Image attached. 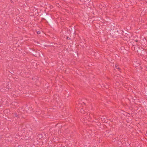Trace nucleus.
<instances>
[{
    "instance_id": "obj_1",
    "label": "nucleus",
    "mask_w": 147,
    "mask_h": 147,
    "mask_svg": "<svg viewBox=\"0 0 147 147\" xmlns=\"http://www.w3.org/2000/svg\"><path fill=\"white\" fill-rule=\"evenodd\" d=\"M1 87L4 90H8L9 89L8 83L7 82H4L1 85Z\"/></svg>"
},
{
    "instance_id": "obj_3",
    "label": "nucleus",
    "mask_w": 147,
    "mask_h": 147,
    "mask_svg": "<svg viewBox=\"0 0 147 147\" xmlns=\"http://www.w3.org/2000/svg\"><path fill=\"white\" fill-rule=\"evenodd\" d=\"M115 68H116L119 71H120L121 69L119 65H116Z\"/></svg>"
},
{
    "instance_id": "obj_7",
    "label": "nucleus",
    "mask_w": 147,
    "mask_h": 147,
    "mask_svg": "<svg viewBox=\"0 0 147 147\" xmlns=\"http://www.w3.org/2000/svg\"><path fill=\"white\" fill-rule=\"evenodd\" d=\"M67 40H70V38L67 37Z\"/></svg>"
},
{
    "instance_id": "obj_5",
    "label": "nucleus",
    "mask_w": 147,
    "mask_h": 147,
    "mask_svg": "<svg viewBox=\"0 0 147 147\" xmlns=\"http://www.w3.org/2000/svg\"><path fill=\"white\" fill-rule=\"evenodd\" d=\"M37 33L38 34H40V32L39 31H38L37 32Z\"/></svg>"
},
{
    "instance_id": "obj_2",
    "label": "nucleus",
    "mask_w": 147,
    "mask_h": 147,
    "mask_svg": "<svg viewBox=\"0 0 147 147\" xmlns=\"http://www.w3.org/2000/svg\"><path fill=\"white\" fill-rule=\"evenodd\" d=\"M13 115L14 117H16L17 118H18L19 117V115H18V114L17 113H14Z\"/></svg>"
},
{
    "instance_id": "obj_10",
    "label": "nucleus",
    "mask_w": 147,
    "mask_h": 147,
    "mask_svg": "<svg viewBox=\"0 0 147 147\" xmlns=\"http://www.w3.org/2000/svg\"><path fill=\"white\" fill-rule=\"evenodd\" d=\"M11 3H13V1H11Z\"/></svg>"
},
{
    "instance_id": "obj_12",
    "label": "nucleus",
    "mask_w": 147,
    "mask_h": 147,
    "mask_svg": "<svg viewBox=\"0 0 147 147\" xmlns=\"http://www.w3.org/2000/svg\"><path fill=\"white\" fill-rule=\"evenodd\" d=\"M87 1H89V0H87Z\"/></svg>"
},
{
    "instance_id": "obj_6",
    "label": "nucleus",
    "mask_w": 147,
    "mask_h": 147,
    "mask_svg": "<svg viewBox=\"0 0 147 147\" xmlns=\"http://www.w3.org/2000/svg\"><path fill=\"white\" fill-rule=\"evenodd\" d=\"M113 140V142H115V141H116V138H114V139Z\"/></svg>"
},
{
    "instance_id": "obj_4",
    "label": "nucleus",
    "mask_w": 147,
    "mask_h": 147,
    "mask_svg": "<svg viewBox=\"0 0 147 147\" xmlns=\"http://www.w3.org/2000/svg\"><path fill=\"white\" fill-rule=\"evenodd\" d=\"M116 138V141H117V140L118 141V142L119 143V142H121V140H119V139H118V137H117V138ZM118 144H119V143H118Z\"/></svg>"
},
{
    "instance_id": "obj_8",
    "label": "nucleus",
    "mask_w": 147,
    "mask_h": 147,
    "mask_svg": "<svg viewBox=\"0 0 147 147\" xmlns=\"http://www.w3.org/2000/svg\"><path fill=\"white\" fill-rule=\"evenodd\" d=\"M6 111H7V112H8V111H9V110L7 109V110H5V111H4V112H6Z\"/></svg>"
},
{
    "instance_id": "obj_11",
    "label": "nucleus",
    "mask_w": 147,
    "mask_h": 147,
    "mask_svg": "<svg viewBox=\"0 0 147 147\" xmlns=\"http://www.w3.org/2000/svg\"><path fill=\"white\" fill-rule=\"evenodd\" d=\"M136 42H138V40H136Z\"/></svg>"
},
{
    "instance_id": "obj_9",
    "label": "nucleus",
    "mask_w": 147,
    "mask_h": 147,
    "mask_svg": "<svg viewBox=\"0 0 147 147\" xmlns=\"http://www.w3.org/2000/svg\"><path fill=\"white\" fill-rule=\"evenodd\" d=\"M143 52H144V53H145V52H146V51H143Z\"/></svg>"
}]
</instances>
